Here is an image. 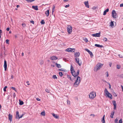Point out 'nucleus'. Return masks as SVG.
<instances>
[{
    "mask_svg": "<svg viewBox=\"0 0 123 123\" xmlns=\"http://www.w3.org/2000/svg\"><path fill=\"white\" fill-rule=\"evenodd\" d=\"M85 5L88 8H89V5L88 2V1H86L84 2Z\"/></svg>",
    "mask_w": 123,
    "mask_h": 123,
    "instance_id": "nucleus-13",
    "label": "nucleus"
},
{
    "mask_svg": "<svg viewBox=\"0 0 123 123\" xmlns=\"http://www.w3.org/2000/svg\"><path fill=\"white\" fill-rule=\"evenodd\" d=\"M118 120V119L116 118L115 120V123H117Z\"/></svg>",
    "mask_w": 123,
    "mask_h": 123,
    "instance_id": "nucleus-43",
    "label": "nucleus"
},
{
    "mask_svg": "<svg viewBox=\"0 0 123 123\" xmlns=\"http://www.w3.org/2000/svg\"><path fill=\"white\" fill-rule=\"evenodd\" d=\"M79 70H77L76 73L75 71L71 73L72 75L74 77H77L75 82L74 83L73 85L75 87H77L78 86L80 81V77L78 76L79 74Z\"/></svg>",
    "mask_w": 123,
    "mask_h": 123,
    "instance_id": "nucleus-1",
    "label": "nucleus"
},
{
    "mask_svg": "<svg viewBox=\"0 0 123 123\" xmlns=\"http://www.w3.org/2000/svg\"><path fill=\"white\" fill-rule=\"evenodd\" d=\"M11 88L13 89V90H14L16 92H17V90L15 88V87H11Z\"/></svg>",
    "mask_w": 123,
    "mask_h": 123,
    "instance_id": "nucleus-33",
    "label": "nucleus"
},
{
    "mask_svg": "<svg viewBox=\"0 0 123 123\" xmlns=\"http://www.w3.org/2000/svg\"><path fill=\"white\" fill-rule=\"evenodd\" d=\"M57 59V58L55 56H52L50 58V59L52 60H56Z\"/></svg>",
    "mask_w": 123,
    "mask_h": 123,
    "instance_id": "nucleus-14",
    "label": "nucleus"
},
{
    "mask_svg": "<svg viewBox=\"0 0 123 123\" xmlns=\"http://www.w3.org/2000/svg\"><path fill=\"white\" fill-rule=\"evenodd\" d=\"M13 96H14V97H15L16 96V95H15V93H13Z\"/></svg>",
    "mask_w": 123,
    "mask_h": 123,
    "instance_id": "nucleus-62",
    "label": "nucleus"
},
{
    "mask_svg": "<svg viewBox=\"0 0 123 123\" xmlns=\"http://www.w3.org/2000/svg\"><path fill=\"white\" fill-rule=\"evenodd\" d=\"M112 15L113 18H116L117 17V13L115 10H113L112 12Z\"/></svg>",
    "mask_w": 123,
    "mask_h": 123,
    "instance_id": "nucleus-6",
    "label": "nucleus"
},
{
    "mask_svg": "<svg viewBox=\"0 0 123 123\" xmlns=\"http://www.w3.org/2000/svg\"><path fill=\"white\" fill-rule=\"evenodd\" d=\"M118 55L120 58H122L123 57V56L121 55Z\"/></svg>",
    "mask_w": 123,
    "mask_h": 123,
    "instance_id": "nucleus-45",
    "label": "nucleus"
},
{
    "mask_svg": "<svg viewBox=\"0 0 123 123\" xmlns=\"http://www.w3.org/2000/svg\"><path fill=\"white\" fill-rule=\"evenodd\" d=\"M105 93V95L106 97L110 98L111 99L112 98V96L109 93L108 91L106 88H105L104 90Z\"/></svg>",
    "mask_w": 123,
    "mask_h": 123,
    "instance_id": "nucleus-4",
    "label": "nucleus"
},
{
    "mask_svg": "<svg viewBox=\"0 0 123 123\" xmlns=\"http://www.w3.org/2000/svg\"><path fill=\"white\" fill-rule=\"evenodd\" d=\"M96 96V92H91L89 94V98L91 99L94 98Z\"/></svg>",
    "mask_w": 123,
    "mask_h": 123,
    "instance_id": "nucleus-3",
    "label": "nucleus"
},
{
    "mask_svg": "<svg viewBox=\"0 0 123 123\" xmlns=\"http://www.w3.org/2000/svg\"><path fill=\"white\" fill-rule=\"evenodd\" d=\"M4 67L5 68V70L6 71L7 69V64L6 60H5L4 61Z\"/></svg>",
    "mask_w": 123,
    "mask_h": 123,
    "instance_id": "nucleus-11",
    "label": "nucleus"
},
{
    "mask_svg": "<svg viewBox=\"0 0 123 123\" xmlns=\"http://www.w3.org/2000/svg\"><path fill=\"white\" fill-rule=\"evenodd\" d=\"M12 115L10 114L8 115V119L10 121V122H11L12 120Z\"/></svg>",
    "mask_w": 123,
    "mask_h": 123,
    "instance_id": "nucleus-12",
    "label": "nucleus"
},
{
    "mask_svg": "<svg viewBox=\"0 0 123 123\" xmlns=\"http://www.w3.org/2000/svg\"><path fill=\"white\" fill-rule=\"evenodd\" d=\"M26 83L27 84V85H30V84L29 81H27Z\"/></svg>",
    "mask_w": 123,
    "mask_h": 123,
    "instance_id": "nucleus-49",
    "label": "nucleus"
},
{
    "mask_svg": "<svg viewBox=\"0 0 123 123\" xmlns=\"http://www.w3.org/2000/svg\"><path fill=\"white\" fill-rule=\"evenodd\" d=\"M2 31L1 30H0V33H1L2 32Z\"/></svg>",
    "mask_w": 123,
    "mask_h": 123,
    "instance_id": "nucleus-64",
    "label": "nucleus"
},
{
    "mask_svg": "<svg viewBox=\"0 0 123 123\" xmlns=\"http://www.w3.org/2000/svg\"><path fill=\"white\" fill-rule=\"evenodd\" d=\"M115 113V111L113 110L111 112V115L110 116L112 118H113V116Z\"/></svg>",
    "mask_w": 123,
    "mask_h": 123,
    "instance_id": "nucleus-15",
    "label": "nucleus"
},
{
    "mask_svg": "<svg viewBox=\"0 0 123 123\" xmlns=\"http://www.w3.org/2000/svg\"><path fill=\"white\" fill-rule=\"evenodd\" d=\"M6 43L7 44L9 43V40L8 39H7L6 41Z\"/></svg>",
    "mask_w": 123,
    "mask_h": 123,
    "instance_id": "nucleus-44",
    "label": "nucleus"
},
{
    "mask_svg": "<svg viewBox=\"0 0 123 123\" xmlns=\"http://www.w3.org/2000/svg\"><path fill=\"white\" fill-rule=\"evenodd\" d=\"M95 46H103L102 45H100L99 44H95L94 45Z\"/></svg>",
    "mask_w": 123,
    "mask_h": 123,
    "instance_id": "nucleus-42",
    "label": "nucleus"
},
{
    "mask_svg": "<svg viewBox=\"0 0 123 123\" xmlns=\"http://www.w3.org/2000/svg\"><path fill=\"white\" fill-rule=\"evenodd\" d=\"M75 61L76 63L77 64H78L80 66L81 65L82 62L81 61L79 60V58L78 57H76L75 58Z\"/></svg>",
    "mask_w": 123,
    "mask_h": 123,
    "instance_id": "nucleus-5",
    "label": "nucleus"
},
{
    "mask_svg": "<svg viewBox=\"0 0 123 123\" xmlns=\"http://www.w3.org/2000/svg\"><path fill=\"white\" fill-rule=\"evenodd\" d=\"M22 55L23 56H24V53L23 52H22Z\"/></svg>",
    "mask_w": 123,
    "mask_h": 123,
    "instance_id": "nucleus-63",
    "label": "nucleus"
},
{
    "mask_svg": "<svg viewBox=\"0 0 123 123\" xmlns=\"http://www.w3.org/2000/svg\"><path fill=\"white\" fill-rule=\"evenodd\" d=\"M105 74L106 75V76L107 77H108L109 76V74L108 73V72H107L105 73Z\"/></svg>",
    "mask_w": 123,
    "mask_h": 123,
    "instance_id": "nucleus-39",
    "label": "nucleus"
},
{
    "mask_svg": "<svg viewBox=\"0 0 123 123\" xmlns=\"http://www.w3.org/2000/svg\"><path fill=\"white\" fill-rule=\"evenodd\" d=\"M70 70L71 73H72V72H73L75 71L74 69V67L72 66V65H71V66Z\"/></svg>",
    "mask_w": 123,
    "mask_h": 123,
    "instance_id": "nucleus-22",
    "label": "nucleus"
},
{
    "mask_svg": "<svg viewBox=\"0 0 123 123\" xmlns=\"http://www.w3.org/2000/svg\"><path fill=\"white\" fill-rule=\"evenodd\" d=\"M51 66L52 67H55V65H53L51 64Z\"/></svg>",
    "mask_w": 123,
    "mask_h": 123,
    "instance_id": "nucleus-58",
    "label": "nucleus"
},
{
    "mask_svg": "<svg viewBox=\"0 0 123 123\" xmlns=\"http://www.w3.org/2000/svg\"><path fill=\"white\" fill-rule=\"evenodd\" d=\"M68 78L71 81L72 80L71 78V76L69 75H68L67 76Z\"/></svg>",
    "mask_w": 123,
    "mask_h": 123,
    "instance_id": "nucleus-29",
    "label": "nucleus"
},
{
    "mask_svg": "<svg viewBox=\"0 0 123 123\" xmlns=\"http://www.w3.org/2000/svg\"><path fill=\"white\" fill-rule=\"evenodd\" d=\"M113 105H114L113 109L114 110H115L116 107V101H114L113 102Z\"/></svg>",
    "mask_w": 123,
    "mask_h": 123,
    "instance_id": "nucleus-17",
    "label": "nucleus"
},
{
    "mask_svg": "<svg viewBox=\"0 0 123 123\" xmlns=\"http://www.w3.org/2000/svg\"><path fill=\"white\" fill-rule=\"evenodd\" d=\"M59 75L61 76H62L63 75L62 73V72H60L59 73Z\"/></svg>",
    "mask_w": 123,
    "mask_h": 123,
    "instance_id": "nucleus-37",
    "label": "nucleus"
},
{
    "mask_svg": "<svg viewBox=\"0 0 123 123\" xmlns=\"http://www.w3.org/2000/svg\"><path fill=\"white\" fill-rule=\"evenodd\" d=\"M55 6L53 5L52 6V13L53 14V12H54L55 11Z\"/></svg>",
    "mask_w": 123,
    "mask_h": 123,
    "instance_id": "nucleus-24",
    "label": "nucleus"
},
{
    "mask_svg": "<svg viewBox=\"0 0 123 123\" xmlns=\"http://www.w3.org/2000/svg\"><path fill=\"white\" fill-rule=\"evenodd\" d=\"M45 91L46 92L49 93L50 92V91L49 90L47 89H46Z\"/></svg>",
    "mask_w": 123,
    "mask_h": 123,
    "instance_id": "nucleus-35",
    "label": "nucleus"
},
{
    "mask_svg": "<svg viewBox=\"0 0 123 123\" xmlns=\"http://www.w3.org/2000/svg\"><path fill=\"white\" fill-rule=\"evenodd\" d=\"M62 68H61V69H59V71H63V70H62Z\"/></svg>",
    "mask_w": 123,
    "mask_h": 123,
    "instance_id": "nucleus-60",
    "label": "nucleus"
},
{
    "mask_svg": "<svg viewBox=\"0 0 123 123\" xmlns=\"http://www.w3.org/2000/svg\"><path fill=\"white\" fill-rule=\"evenodd\" d=\"M30 21L31 23H32L33 24H34V22L32 20V21Z\"/></svg>",
    "mask_w": 123,
    "mask_h": 123,
    "instance_id": "nucleus-53",
    "label": "nucleus"
},
{
    "mask_svg": "<svg viewBox=\"0 0 123 123\" xmlns=\"http://www.w3.org/2000/svg\"><path fill=\"white\" fill-rule=\"evenodd\" d=\"M103 64L100 63H98L96 65V66L94 67V71H97L100 69L101 67L103 66Z\"/></svg>",
    "mask_w": 123,
    "mask_h": 123,
    "instance_id": "nucleus-2",
    "label": "nucleus"
},
{
    "mask_svg": "<svg viewBox=\"0 0 123 123\" xmlns=\"http://www.w3.org/2000/svg\"><path fill=\"white\" fill-rule=\"evenodd\" d=\"M108 84L109 85V89H110L111 87V85L109 83Z\"/></svg>",
    "mask_w": 123,
    "mask_h": 123,
    "instance_id": "nucleus-52",
    "label": "nucleus"
},
{
    "mask_svg": "<svg viewBox=\"0 0 123 123\" xmlns=\"http://www.w3.org/2000/svg\"><path fill=\"white\" fill-rule=\"evenodd\" d=\"M119 123H122V119H121L119 121Z\"/></svg>",
    "mask_w": 123,
    "mask_h": 123,
    "instance_id": "nucleus-47",
    "label": "nucleus"
},
{
    "mask_svg": "<svg viewBox=\"0 0 123 123\" xmlns=\"http://www.w3.org/2000/svg\"><path fill=\"white\" fill-rule=\"evenodd\" d=\"M19 104L20 105H22L24 104V102L22 101H21L20 100H19Z\"/></svg>",
    "mask_w": 123,
    "mask_h": 123,
    "instance_id": "nucleus-27",
    "label": "nucleus"
},
{
    "mask_svg": "<svg viewBox=\"0 0 123 123\" xmlns=\"http://www.w3.org/2000/svg\"><path fill=\"white\" fill-rule=\"evenodd\" d=\"M114 25V23L112 21H111L110 23V25L112 27V26H113Z\"/></svg>",
    "mask_w": 123,
    "mask_h": 123,
    "instance_id": "nucleus-32",
    "label": "nucleus"
},
{
    "mask_svg": "<svg viewBox=\"0 0 123 123\" xmlns=\"http://www.w3.org/2000/svg\"><path fill=\"white\" fill-rule=\"evenodd\" d=\"M41 23L42 24H45V22L43 20H42L41 22Z\"/></svg>",
    "mask_w": 123,
    "mask_h": 123,
    "instance_id": "nucleus-36",
    "label": "nucleus"
},
{
    "mask_svg": "<svg viewBox=\"0 0 123 123\" xmlns=\"http://www.w3.org/2000/svg\"><path fill=\"white\" fill-rule=\"evenodd\" d=\"M80 55V53L79 52H76L74 54L75 57H78Z\"/></svg>",
    "mask_w": 123,
    "mask_h": 123,
    "instance_id": "nucleus-19",
    "label": "nucleus"
},
{
    "mask_svg": "<svg viewBox=\"0 0 123 123\" xmlns=\"http://www.w3.org/2000/svg\"><path fill=\"white\" fill-rule=\"evenodd\" d=\"M52 115L56 119H58L59 118V117L58 116L56 115L54 113H52Z\"/></svg>",
    "mask_w": 123,
    "mask_h": 123,
    "instance_id": "nucleus-16",
    "label": "nucleus"
},
{
    "mask_svg": "<svg viewBox=\"0 0 123 123\" xmlns=\"http://www.w3.org/2000/svg\"><path fill=\"white\" fill-rule=\"evenodd\" d=\"M109 65L110 67H111V65H112V63L111 62H110L109 63Z\"/></svg>",
    "mask_w": 123,
    "mask_h": 123,
    "instance_id": "nucleus-55",
    "label": "nucleus"
},
{
    "mask_svg": "<svg viewBox=\"0 0 123 123\" xmlns=\"http://www.w3.org/2000/svg\"><path fill=\"white\" fill-rule=\"evenodd\" d=\"M35 0H25L26 1H27L28 2H31L32 1H34Z\"/></svg>",
    "mask_w": 123,
    "mask_h": 123,
    "instance_id": "nucleus-30",
    "label": "nucleus"
},
{
    "mask_svg": "<svg viewBox=\"0 0 123 123\" xmlns=\"http://www.w3.org/2000/svg\"><path fill=\"white\" fill-rule=\"evenodd\" d=\"M19 112L18 111L16 112V118L19 119Z\"/></svg>",
    "mask_w": 123,
    "mask_h": 123,
    "instance_id": "nucleus-18",
    "label": "nucleus"
},
{
    "mask_svg": "<svg viewBox=\"0 0 123 123\" xmlns=\"http://www.w3.org/2000/svg\"><path fill=\"white\" fill-rule=\"evenodd\" d=\"M10 30V28L9 27H8L6 29V30L7 31H9Z\"/></svg>",
    "mask_w": 123,
    "mask_h": 123,
    "instance_id": "nucleus-54",
    "label": "nucleus"
},
{
    "mask_svg": "<svg viewBox=\"0 0 123 123\" xmlns=\"http://www.w3.org/2000/svg\"><path fill=\"white\" fill-rule=\"evenodd\" d=\"M121 86L122 88V91L123 92V86L122 85H121Z\"/></svg>",
    "mask_w": 123,
    "mask_h": 123,
    "instance_id": "nucleus-57",
    "label": "nucleus"
},
{
    "mask_svg": "<svg viewBox=\"0 0 123 123\" xmlns=\"http://www.w3.org/2000/svg\"><path fill=\"white\" fill-rule=\"evenodd\" d=\"M105 115H104L102 118V119L101 120L102 122L103 123H105Z\"/></svg>",
    "mask_w": 123,
    "mask_h": 123,
    "instance_id": "nucleus-26",
    "label": "nucleus"
},
{
    "mask_svg": "<svg viewBox=\"0 0 123 123\" xmlns=\"http://www.w3.org/2000/svg\"><path fill=\"white\" fill-rule=\"evenodd\" d=\"M49 10L47 11H46L45 13L46 14V16L47 17L49 16Z\"/></svg>",
    "mask_w": 123,
    "mask_h": 123,
    "instance_id": "nucleus-23",
    "label": "nucleus"
},
{
    "mask_svg": "<svg viewBox=\"0 0 123 123\" xmlns=\"http://www.w3.org/2000/svg\"><path fill=\"white\" fill-rule=\"evenodd\" d=\"M53 78L54 79H57V77L56 75H54L53 76Z\"/></svg>",
    "mask_w": 123,
    "mask_h": 123,
    "instance_id": "nucleus-31",
    "label": "nucleus"
},
{
    "mask_svg": "<svg viewBox=\"0 0 123 123\" xmlns=\"http://www.w3.org/2000/svg\"><path fill=\"white\" fill-rule=\"evenodd\" d=\"M22 117H23V115H22L20 117H19V119H20V118Z\"/></svg>",
    "mask_w": 123,
    "mask_h": 123,
    "instance_id": "nucleus-59",
    "label": "nucleus"
},
{
    "mask_svg": "<svg viewBox=\"0 0 123 123\" xmlns=\"http://www.w3.org/2000/svg\"><path fill=\"white\" fill-rule=\"evenodd\" d=\"M32 8L36 10H38V7L37 6H32Z\"/></svg>",
    "mask_w": 123,
    "mask_h": 123,
    "instance_id": "nucleus-20",
    "label": "nucleus"
},
{
    "mask_svg": "<svg viewBox=\"0 0 123 123\" xmlns=\"http://www.w3.org/2000/svg\"><path fill=\"white\" fill-rule=\"evenodd\" d=\"M120 7H123V3L120 4Z\"/></svg>",
    "mask_w": 123,
    "mask_h": 123,
    "instance_id": "nucleus-51",
    "label": "nucleus"
},
{
    "mask_svg": "<svg viewBox=\"0 0 123 123\" xmlns=\"http://www.w3.org/2000/svg\"><path fill=\"white\" fill-rule=\"evenodd\" d=\"M68 32L69 34L71 33L72 31V27L70 25H69L67 28Z\"/></svg>",
    "mask_w": 123,
    "mask_h": 123,
    "instance_id": "nucleus-7",
    "label": "nucleus"
},
{
    "mask_svg": "<svg viewBox=\"0 0 123 123\" xmlns=\"http://www.w3.org/2000/svg\"><path fill=\"white\" fill-rule=\"evenodd\" d=\"M66 50L68 52H74V49L69 48L67 49H66Z\"/></svg>",
    "mask_w": 123,
    "mask_h": 123,
    "instance_id": "nucleus-10",
    "label": "nucleus"
},
{
    "mask_svg": "<svg viewBox=\"0 0 123 123\" xmlns=\"http://www.w3.org/2000/svg\"><path fill=\"white\" fill-rule=\"evenodd\" d=\"M85 50L88 52L89 54L90 55L91 58H92L93 57V55L92 54V53L91 52L87 49H85Z\"/></svg>",
    "mask_w": 123,
    "mask_h": 123,
    "instance_id": "nucleus-8",
    "label": "nucleus"
},
{
    "mask_svg": "<svg viewBox=\"0 0 123 123\" xmlns=\"http://www.w3.org/2000/svg\"><path fill=\"white\" fill-rule=\"evenodd\" d=\"M119 77L121 78H123V74H122L120 75Z\"/></svg>",
    "mask_w": 123,
    "mask_h": 123,
    "instance_id": "nucleus-46",
    "label": "nucleus"
},
{
    "mask_svg": "<svg viewBox=\"0 0 123 123\" xmlns=\"http://www.w3.org/2000/svg\"><path fill=\"white\" fill-rule=\"evenodd\" d=\"M69 4H68V5H66L65 6V8H67L69 7Z\"/></svg>",
    "mask_w": 123,
    "mask_h": 123,
    "instance_id": "nucleus-48",
    "label": "nucleus"
},
{
    "mask_svg": "<svg viewBox=\"0 0 123 123\" xmlns=\"http://www.w3.org/2000/svg\"><path fill=\"white\" fill-rule=\"evenodd\" d=\"M38 101H40V99L39 98H37L36 99Z\"/></svg>",
    "mask_w": 123,
    "mask_h": 123,
    "instance_id": "nucleus-56",
    "label": "nucleus"
},
{
    "mask_svg": "<svg viewBox=\"0 0 123 123\" xmlns=\"http://www.w3.org/2000/svg\"><path fill=\"white\" fill-rule=\"evenodd\" d=\"M92 35L93 37H99L100 35V32H99L98 33L92 34Z\"/></svg>",
    "mask_w": 123,
    "mask_h": 123,
    "instance_id": "nucleus-9",
    "label": "nucleus"
},
{
    "mask_svg": "<svg viewBox=\"0 0 123 123\" xmlns=\"http://www.w3.org/2000/svg\"><path fill=\"white\" fill-rule=\"evenodd\" d=\"M117 69H119L120 68V65H117Z\"/></svg>",
    "mask_w": 123,
    "mask_h": 123,
    "instance_id": "nucleus-34",
    "label": "nucleus"
},
{
    "mask_svg": "<svg viewBox=\"0 0 123 123\" xmlns=\"http://www.w3.org/2000/svg\"><path fill=\"white\" fill-rule=\"evenodd\" d=\"M67 104L68 105H70V101L68 100H67Z\"/></svg>",
    "mask_w": 123,
    "mask_h": 123,
    "instance_id": "nucleus-41",
    "label": "nucleus"
},
{
    "mask_svg": "<svg viewBox=\"0 0 123 123\" xmlns=\"http://www.w3.org/2000/svg\"><path fill=\"white\" fill-rule=\"evenodd\" d=\"M55 65L58 68H61V65L59 64L56 63Z\"/></svg>",
    "mask_w": 123,
    "mask_h": 123,
    "instance_id": "nucleus-25",
    "label": "nucleus"
},
{
    "mask_svg": "<svg viewBox=\"0 0 123 123\" xmlns=\"http://www.w3.org/2000/svg\"><path fill=\"white\" fill-rule=\"evenodd\" d=\"M103 40L104 41H106L107 40V38L106 37H104L103 38Z\"/></svg>",
    "mask_w": 123,
    "mask_h": 123,
    "instance_id": "nucleus-40",
    "label": "nucleus"
},
{
    "mask_svg": "<svg viewBox=\"0 0 123 123\" xmlns=\"http://www.w3.org/2000/svg\"><path fill=\"white\" fill-rule=\"evenodd\" d=\"M7 88V86H5L4 87L3 89L4 91V92H6V89Z\"/></svg>",
    "mask_w": 123,
    "mask_h": 123,
    "instance_id": "nucleus-38",
    "label": "nucleus"
},
{
    "mask_svg": "<svg viewBox=\"0 0 123 123\" xmlns=\"http://www.w3.org/2000/svg\"><path fill=\"white\" fill-rule=\"evenodd\" d=\"M19 7V6L18 5L17 6V8H18Z\"/></svg>",
    "mask_w": 123,
    "mask_h": 123,
    "instance_id": "nucleus-61",
    "label": "nucleus"
},
{
    "mask_svg": "<svg viewBox=\"0 0 123 123\" xmlns=\"http://www.w3.org/2000/svg\"><path fill=\"white\" fill-rule=\"evenodd\" d=\"M84 40L86 42H87L88 41V40L87 39L85 38L84 39Z\"/></svg>",
    "mask_w": 123,
    "mask_h": 123,
    "instance_id": "nucleus-50",
    "label": "nucleus"
},
{
    "mask_svg": "<svg viewBox=\"0 0 123 123\" xmlns=\"http://www.w3.org/2000/svg\"><path fill=\"white\" fill-rule=\"evenodd\" d=\"M41 114L43 116H44L45 115V111H43L42 112Z\"/></svg>",
    "mask_w": 123,
    "mask_h": 123,
    "instance_id": "nucleus-28",
    "label": "nucleus"
},
{
    "mask_svg": "<svg viewBox=\"0 0 123 123\" xmlns=\"http://www.w3.org/2000/svg\"><path fill=\"white\" fill-rule=\"evenodd\" d=\"M109 11V8H107L105 11L103 12V15H105L106 14V13L108 12Z\"/></svg>",
    "mask_w": 123,
    "mask_h": 123,
    "instance_id": "nucleus-21",
    "label": "nucleus"
}]
</instances>
